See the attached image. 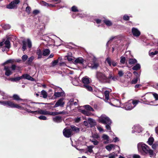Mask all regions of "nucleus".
<instances>
[{
  "label": "nucleus",
  "instance_id": "obj_1",
  "mask_svg": "<svg viewBox=\"0 0 158 158\" xmlns=\"http://www.w3.org/2000/svg\"><path fill=\"white\" fill-rule=\"evenodd\" d=\"M6 105L12 108H17L20 110H25L27 112H34L33 111L35 109L32 107L30 104L25 103H21L19 104H15L13 102L9 101L6 102Z\"/></svg>",
  "mask_w": 158,
  "mask_h": 158
},
{
  "label": "nucleus",
  "instance_id": "obj_2",
  "mask_svg": "<svg viewBox=\"0 0 158 158\" xmlns=\"http://www.w3.org/2000/svg\"><path fill=\"white\" fill-rule=\"evenodd\" d=\"M138 151L143 155L148 154L151 157H154L155 154L153 151L150 149L148 146L143 142L138 144Z\"/></svg>",
  "mask_w": 158,
  "mask_h": 158
},
{
  "label": "nucleus",
  "instance_id": "obj_3",
  "mask_svg": "<svg viewBox=\"0 0 158 158\" xmlns=\"http://www.w3.org/2000/svg\"><path fill=\"white\" fill-rule=\"evenodd\" d=\"M95 76L98 80L102 83H108L109 81V79L110 77H108L104 72L97 71L96 73Z\"/></svg>",
  "mask_w": 158,
  "mask_h": 158
},
{
  "label": "nucleus",
  "instance_id": "obj_4",
  "mask_svg": "<svg viewBox=\"0 0 158 158\" xmlns=\"http://www.w3.org/2000/svg\"><path fill=\"white\" fill-rule=\"evenodd\" d=\"M99 120L100 122L106 125V127L107 130H110V125L112 121L108 117L103 114L99 118Z\"/></svg>",
  "mask_w": 158,
  "mask_h": 158
},
{
  "label": "nucleus",
  "instance_id": "obj_5",
  "mask_svg": "<svg viewBox=\"0 0 158 158\" xmlns=\"http://www.w3.org/2000/svg\"><path fill=\"white\" fill-rule=\"evenodd\" d=\"M19 68L15 64H12L11 67L5 66L4 67V70L5 71V75L7 76H10L13 73L12 71L15 70Z\"/></svg>",
  "mask_w": 158,
  "mask_h": 158
},
{
  "label": "nucleus",
  "instance_id": "obj_6",
  "mask_svg": "<svg viewBox=\"0 0 158 158\" xmlns=\"http://www.w3.org/2000/svg\"><path fill=\"white\" fill-rule=\"evenodd\" d=\"M139 102V101L137 100H131L127 103L125 108L127 110H130L134 108Z\"/></svg>",
  "mask_w": 158,
  "mask_h": 158
},
{
  "label": "nucleus",
  "instance_id": "obj_7",
  "mask_svg": "<svg viewBox=\"0 0 158 158\" xmlns=\"http://www.w3.org/2000/svg\"><path fill=\"white\" fill-rule=\"evenodd\" d=\"M30 105L33 108H34L35 109L33 110V111H35L34 112H31V113H34L35 114L36 113H40V114L45 115H50L52 116H54V114L53 113H54V112H50L49 111H48L46 110H37V109H38L37 108L33 107L31 105Z\"/></svg>",
  "mask_w": 158,
  "mask_h": 158
},
{
  "label": "nucleus",
  "instance_id": "obj_8",
  "mask_svg": "<svg viewBox=\"0 0 158 158\" xmlns=\"http://www.w3.org/2000/svg\"><path fill=\"white\" fill-rule=\"evenodd\" d=\"M20 2L19 0H14L6 6V8L9 9L16 8L17 5Z\"/></svg>",
  "mask_w": 158,
  "mask_h": 158
},
{
  "label": "nucleus",
  "instance_id": "obj_9",
  "mask_svg": "<svg viewBox=\"0 0 158 158\" xmlns=\"http://www.w3.org/2000/svg\"><path fill=\"white\" fill-rule=\"evenodd\" d=\"M64 99V98H61L59 99L54 106V108H56L58 106L63 107L65 104Z\"/></svg>",
  "mask_w": 158,
  "mask_h": 158
},
{
  "label": "nucleus",
  "instance_id": "obj_10",
  "mask_svg": "<svg viewBox=\"0 0 158 158\" xmlns=\"http://www.w3.org/2000/svg\"><path fill=\"white\" fill-rule=\"evenodd\" d=\"M72 130L71 129H64L63 131L64 136L67 138L70 137L71 135Z\"/></svg>",
  "mask_w": 158,
  "mask_h": 158
},
{
  "label": "nucleus",
  "instance_id": "obj_11",
  "mask_svg": "<svg viewBox=\"0 0 158 158\" xmlns=\"http://www.w3.org/2000/svg\"><path fill=\"white\" fill-rule=\"evenodd\" d=\"M133 130L132 132L134 133L135 132L139 133L142 131L143 130L142 128L139 125H135L132 128Z\"/></svg>",
  "mask_w": 158,
  "mask_h": 158
},
{
  "label": "nucleus",
  "instance_id": "obj_12",
  "mask_svg": "<svg viewBox=\"0 0 158 158\" xmlns=\"http://www.w3.org/2000/svg\"><path fill=\"white\" fill-rule=\"evenodd\" d=\"M133 35L136 37H139L140 35V31L136 28L133 27L131 29Z\"/></svg>",
  "mask_w": 158,
  "mask_h": 158
},
{
  "label": "nucleus",
  "instance_id": "obj_13",
  "mask_svg": "<svg viewBox=\"0 0 158 158\" xmlns=\"http://www.w3.org/2000/svg\"><path fill=\"white\" fill-rule=\"evenodd\" d=\"M91 79L87 76H85L83 77L82 79V81L83 85H85L89 84L90 83Z\"/></svg>",
  "mask_w": 158,
  "mask_h": 158
},
{
  "label": "nucleus",
  "instance_id": "obj_14",
  "mask_svg": "<svg viewBox=\"0 0 158 158\" xmlns=\"http://www.w3.org/2000/svg\"><path fill=\"white\" fill-rule=\"evenodd\" d=\"M112 101L113 102V104H114V105L111 102L109 103L112 106L116 107H119V106H120V101L118 99H113Z\"/></svg>",
  "mask_w": 158,
  "mask_h": 158
},
{
  "label": "nucleus",
  "instance_id": "obj_15",
  "mask_svg": "<svg viewBox=\"0 0 158 158\" xmlns=\"http://www.w3.org/2000/svg\"><path fill=\"white\" fill-rule=\"evenodd\" d=\"M36 54L37 55V59H41L42 57L43 52L39 48H38L36 51Z\"/></svg>",
  "mask_w": 158,
  "mask_h": 158
},
{
  "label": "nucleus",
  "instance_id": "obj_16",
  "mask_svg": "<svg viewBox=\"0 0 158 158\" xmlns=\"http://www.w3.org/2000/svg\"><path fill=\"white\" fill-rule=\"evenodd\" d=\"M147 97H150L151 98L154 97L156 100H158V94L156 93H149L147 94Z\"/></svg>",
  "mask_w": 158,
  "mask_h": 158
},
{
  "label": "nucleus",
  "instance_id": "obj_17",
  "mask_svg": "<svg viewBox=\"0 0 158 158\" xmlns=\"http://www.w3.org/2000/svg\"><path fill=\"white\" fill-rule=\"evenodd\" d=\"M106 61L108 63L109 65L111 66V65L114 67L117 65V63L114 61H111L110 59L109 58H107L106 60Z\"/></svg>",
  "mask_w": 158,
  "mask_h": 158
},
{
  "label": "nucleus",
  "instance_id": "obj_18",
  "mask_svg": "<svg viewBox=\"0 0 158 158\" xmlns=\"http://www.w3.org/2000/svg\"><path fill=\"white\" fill-rule=\"evenodd\" d=\"M149 93H147L146 94V98H147V99L145 101H143V103L145 104H149L150 102H152V100L153 98H151L150 97H147V94Z\"/></svg>",
  "mask_w": 158,
  "mask_h": 158
},
{
  "label": "nucleus",
  "instance_id": "obj_19",
  "mask_svg": "<svg viewBox=\"0 0 158 158\" xmlns=\"http://www.w3.org/2000/svg\"><path fill=\"white\" fill-rule=\"evenodd\" d=\"M84 59L81 57H79L76 59L74 61L75 64H83L84 62Z\"/></svg>",
  "mask_w": 158,
  "mask_h": 158
},
{
  "label": "nucleus",
  "instance_id": "obj_20",
  "mask_svg": "<svg viewBox=\"0 0 158 158\" xmlns=\"http://www.w3.org/2000/svg\"><path fill=\"white\" fill-rule=\"evenodd\" d=\"M22 78H24L31 81H34V78L28 74H23L22 76Z\"/></svg>",
  "mask_w": 158,
  "mask_h": 158
},
{
  "label": "nucleus",
  "instance_id": "obj_21",
  "mask_svg": "<svg viewBox=\"0 0 158 158\" xmlns=\"http://www.w3.org/2000/svg\"><path fill=\"white\" fill-rule=\"evenodd\" d=\"M53 120L54 122L56 123H60L62 121L61 117L59 116H57L53 118Z\"/></svg>",
  "mask_w": 158,
  "mask_h": 158
},
{
  "label": "nucleus",
  "instance_id": "obj_22",
  "mask_svg": "<svg viewBox=\"0 0 158 158\" xmlns=\"http://www.w3.org/2000/svg\"><path fill=\"white\" fill-rule=\"evenodd\" d=\"M110 92L106 90L104 91V95L105 97V101L107 102V101L109 99Z\"/></svg>",
  "mask_w": 158,
  "mask_h": 158
},
{
  "label": "nucleus",
  "instance_id": "obj_23",
  "mask_svg": "<svg viewBox=\"0 0 158 158\" xmlns=\"http://www.w3.org/2000/svg\"><path fill=\"white\" fill-rule=\"evenodd\" d=\"M22 78V76L18 77L15 78H10L8 79V80L13 82H17Z\"/></svg>",
  "mask_w": 158,
  "mask_h": 158
},
{
  "label": "nucleus",
  "instance_id": "obj_24",
  "mask_svg": "<svg viewBox=\"0 0 158 158\" xmlns=\"http://www.w3.org/2000/svg\"><path fill=\"white\" fill-rule=\"evenodd\" d=\"M10 39L9 37L7 38L4 44L6 45L5 48L9 49L10 47Z\"/></svg>",
  "mask_w": 158,
  "mask_h": 158
},
{
  "label": "nucleus",
  "instance_id": "obj_25",
  "mask_svg": "<svg viewBox=\"0 0 158 158\" xmlns=\"http://www.w3.org/2000/svg\"><path fill=\"white\" fill-rule=\"evenodd\" d=\"M65 94L64 92H55L54 96L56 97H60L61 96H64Z\"/></svg>",
  "mask_w": 158,
  "mask_h": 158
},
{
  "label": "nucleus",
  "instance_id": "obj_26",
  "mask_svg": "<svg viewBox=\"0 0 158 158\" xmlns=\"http://www.w3.org/2000/svg\"><path fill=\"white\" fill-rule=\"evenodd\" d=\"M40 4L42 6H47V7H49L50 6H54V5H52L51 4H49L47 3L46 2L42 1L40 2Z\"/></svg>",
  "mask_w": 158,
  "mask_h": 158
},
{
  "label": "nucleus",
  "instance_id": "obj_27",
  "mask_svg": "<svg viewBox=\"0 0 158 158\" xmlns=\"http://www.w3.org/2000/svg\"><path fill=\"white\" fill-rule=\"evenodd\" d=\"M40 4L42 6H47V7H49L50 6H54V5H52L51 4H49L47 3L46 2L42 1L40 2Z\"/></svg>",
  "mask_w": 158,
  "mask_h": 158
},
{
  "label": "nucleus",
  "instance_id": "obj_28",
  "mask_svg": "<svg viewBox=\"0 0 158 158\" xmlns=\"http://www.w3.org/2000/svg\"><path fill=\"white\" fill-rule=\"evenodd\" d=\"M94 147V146L93 145H90L89 146H88L87 148V149L85 151V152L86 153H88V152H89L90 153H91L93 152V148Z\"/></svg>",
  "mask_w": 158,
  "mask_h": 158
},
{
  "label": "nucleus",
  "instance_id": "obj_29",
  "mask_svg": "<svg viewBox=\"0 0 158 158\" xmlns=\"http://www.w3.org/2000/svg\"><path fill=\"white\" fill-rule=\"evenodd\" d=\"M50 51L48 49H45L43 50V55L44 56H48L50 53Z\"/></svg>",
  "mask_w": 158,
  "mask_h": 158
},
{
  "label": "nucleus",
  "instance_id": "obj_30",
  "mask_svg": "<svg viewBox=\"0 0 158 158\" xmlns=\"http://www.w3.org/2000/svg\"><path fill=\"white\" fill-rule=\"evenodd\" d=\"M108 77H110L109 79V81L108 82V83H110V82L111 79L114 81L117 80V77L115 76H113L112 73L109 74Z\"/></svg>",
  "mask_w": 158,
  "mask_h": 158
},
{
  "label": "nucleus",
  "instance_id": "obj_31",
  "mask_svg": "<svg viewBox=\"0 0 158 158\" xmlns=\"http://www.w3.org/2000/svg\"><path fill=\"white\" fill-rule=\"evenodd\" d=\"M88 121L91 127L96 125V122L94 120L91 118L88 119Z\"/></svg>",
  "mask_w": 158,
  "mask_h": 158
},
{
  "label": "nucleus",
  "instance_id": "obj_32",
  "mask_svg": "<svg viewBox=\"0 0 158 158\" xmlns=\"http://www.w3.org/2000/svg\"><path fill=\"white\" fill-rule=\"evenodd\" d=\"M13 99L16 101H22L23 99L20 98L19 96L17 94H14L13 96Z\"/></svg>",
  "mask_w": 158,
  "mask_h": 158
},
{
  "label": "nucleus",
  "instance_id": "obj_33",
  "mask_svg": "<svg viewBox=\"0 0 158 158\" xmlns=\"http://www.w3.org/2000/svg\"><path fill=\"white\" fill-rule=\"evenodd\" d=\"M83 86L86 89L89 91H92L93 89L92 87L90 85H89V84L85 85H84Z\"/></svg>",
  "mask_w": 158,
  "mask_h": 158
},
{
  "label": "nucleus",
  "instance_id": "obj_34",
  "mask_svg": "<svg viewBox=\"0 0 158 158\" xmlns=\"http://www.w3.org/2000/svg\"><path fill=\"white\" fill-rule=\"evenodd\" d=\"M114 147V144H110L106 146V148L108 151H110Z\"/></svg>",
  "mask_w": 158,
  "mask_h": 158
},
{
  "label": "nucleus",
  "instance_id": "obj_35",
  "mask_svg": "<svg viewBox=\"0 0 158 158\" xmlns=\"http://www.w3.org/2000/svg\"><path fill=\"white\" fill-rule=\"evenodd\" d=\"M141 68L140 65L139 64H137L135 65L134 66L132 69L133 70H137L140 69Z\"/></svg>",
  "mask_w": 158,
  "mask_h": 158
},
{
  "label": "nucleus",
  "instance_id": "obj_36",
  "mask_svg": "<svg viewBox=\"0 0 158 158\" xmlns=\"http://www.w3.org/2000/svg\"><path fill=\"white\" fill-rule=\"evenodd\" d=\"M154 141V138L152 137H151L148 139V140L147 141V143L149 145H152L153 144Z\"/></svg>",
  "mask_w": 158,
  "mask_h": 158
},
{
  "label": "nucleus",
  "instance_id": "obj_37",
  "mask_svg": "<svg viewBox=\"0 0 158 158\" xmlns=\"http://www.w3.org/2000/svg\"><path fill=\"white\" fill-rule=\"evenodd\" d=\"M35 58L34 56H32L28 58L27 61V63L28 64H31L33 60Z\"/></svg>",
  "mask_w": 158,
  "mask_h": 158
},
{
  "label": "nucleus",
  "instance_id": "obj_38",
  "mask_svg": "<svg viewBox=\"0 0 158 158\" xmlns=\"http://www.w3.org/2000/svg\"><path fill=\"white\" fill-rule=\"evenodd\" d=\"M81 112L83 114L88 116L90 115L91 114V113L89 111L85 110H82Z\"/></svg>",
  "mask_w": 158,
  "mask_h": 158
},
{
  "label": "nucleus",
  "instance_id": "obj_39",
  "mask_svg": "<svg viewBox=\"0 0 158 158\" xmlns=\"http://www.w3.org/2000/svg\"><path fill=\"white\" fill-rule=\"evenodd\" d=\"M85 109L88 110L94 111V109L90 106L89 105H85L84 106Z\"/></svg>",
  "mask_w": 158,
  "mask_h": 158
},
{
  "label": "nucleus",
  "instance_id": "obj_40",
  "mask_svg": "<svg viewBox=\"0 0 158 158\" xmlns=\"http://www.w3.org/2000/svg\"><path fill=\"white\" fill-rule=\"evenodd\" d=\"M102 138L104 140H106V142L105 143H108L109 141V137L106 135L103 134L102 136Z\"/></svg>",
  "mask_w": 158,
  "mask_h": 158
},
{
  "label": "nucleus",
  "instance_id": "obj_41",
  "mask_svg": "<svg viewBox=\"0 0 158 158\" xmlns=\"http://www.w3.org/2000/svg\"><path fill=\"white\" fill-rule=\"evenodd\" d=\"M41 95H42V97L44 98H47V94L45 91L44 90H43L41 91Z\"/></svg>",
  "mask_w": 158,
  "mask_h": 158
},
{
  "label": "nucleus",
  "instance_id": "obj_42",
  "mask_svg": "<svg viewBox=\"0 0 158 158\" xmlns=\"http://www.w3.org/2000/svg\"><path fill=\"white\" fill-rule=\"evenodd\" d=\"M137 62V60L135 59H130L129 60V63L130 64H133Z\"/></svg>",
  "mask_w": 158,
  "mask_h": 158
},
{
  "label": "nucleus",
  "instance_id": "obj_43",
  "mask_svg": "<svg viewBox=\"0 0 158 158\" xmlns=\"http://www.w3.org/2000/svg\"><path fill=\"white\" fill-rule=\"evenodd\" d=\"M117 156L118 155L117 154L113 153H112L110 154L108 156L109 157V158H115V157Z\"/></svg>",
  "mask_w": 158,
  "mask_h": 158
},
{
  "label": "nucleus",
  "instance_id": "obj_44",
  "mask_svg": "<svg viewBox=\"0 0 158 158\" xmlns=\"http://www.w3.org/2000/svg\"><path fill=\"white\" fill-rule=\"evenodd\" d=\"M104 22L107 26H110L112 25L111 21L108 20H104Z\"/></svg>",
  "mask_w": 158,
  "mask_h": 158
},
{
  "label": "nucleus",
  "instance_id": "obj_45",
  "mask_svg": "<svg viewBox=\"0 0 158 158\" xmlns=\"http://www.w3.org/2000/svg\"><path fill=\"white\" fill-rule=\"evenodd\" d=\"M71 128L73 131H74L76 132H78L80 130L79 128L75 126H71Z\"/></svg>",
  "mask_w": 158,
  "mask_h": 158
},
{
  "label": "nucleus",
  "instance_id": "obj_46",
  "mask_svg": "<svg viewBox=\"0 0 158 158\" xmlns=\"http://www.w3.org/2000/svg\"><path fill=\"white\" fill-rule=\"evenodd\" d=\"M25 41L27 42V44L28 47L29 48H31L32 46V44L30 40L29 39H27V41Z\"/></svg>",
  "mask_w": 158,
  "mask_h": 158
},
{
  "label": "nucleus",
  "instance_id": "obj_47",
  "mask_svg": "<svg viewBox=\"0 0 158 158\" xmlns=\"http://www.w3.org/2000/svg\"><path fill=\"white\" fill-rule=\"evenodd\" d=\"M23 45L22 48V50L23 51H25L26 49V47H27V42L26 41H23Z\"/></svg>",
  "mask_w": 158,
  "mask_h": 158
},
{
  "label": "nucleus",
  "instance_id": "obj_48",
  "mask_svg": "<svg viewBox=\"0 0 158 158\" xmlns=\"http://www.w3.org/2000/svg\"><path fill=\"white\" fill-rule=\"evenodd\" d=\"M15 62V60L14 59H10L7 60L6 62H5L4 63V64H6L9 63H13Z\"/></svg>",
  "mask_w": 158,
  "mask_h": 158
},
{
  "label": "nucleus",
  "instance_id": "obj_49",
  "mask_svg": "<svg viewBox=\"0 0 158 158\" xmlns=\"http://www.w3.org/2000/svg\"><path fill=\"white\" fill-rule=\"evenodd\" d=\"M120 62L121 64H124L125 62V57L122 56L120 57Z\"/></svg>",
  "mask_w": 158,
  "mask_h": 158
},
{
  "label": "nucleus",
  "instance_id": "obj_50",
  "mask_svg": "<svg viewBox=\"0 0 158 158\" xmlns=\"http://www.w3.org/2000/svg\"><path fill=\"white\" fill-rule=\"evenodd\" d=\"M28 58V56L26 55H24L22 57V59L23 62H25Z\"/></svg>",
  "mask_w": 158,
  "mask_h": 158
},
{
  "label": "nucleus",
  "instance_id": "obj_51",
  "mask_svg": "<svg viewBox=\"0 0 158 158\" xmlns=\"http://www.w3.org/2000/svg\"><path fill=\"white\" fill-rule=\"evenodd\" d=\"M138 80L139 79L135 78L131 81V84H135L137 83Z\"/></svg>",
  "mask_w": 158,
  "mask_h": 158
},
{
  "label": "nucleus",
  "instance_id": "obj_52",
  "mask_svg": "<svg viewBox=\"0 0 158 158\" xmlns=\"http://www.w3.org/2000/svg\"><path fill=\"white\" fill-rule=\"evenodd\" d=\"M92 137L94 139H98L100 138L99 136L97 134H93Z\"/></svg>",
  "mask_w": 158,
  "mask_h": 158
},
{
  "label": "nucleus",
  "instance_id": "obj_53",
  "mask_svg": "<svg viewBox=\"0 0 158 158\" xmlns=\"http://www.w3.org/2000/svg\"><path fill=\"white\" fill-rule=\"evenodd\" d=\"M98 64L97 63H94V64L92 65V69H97L98 67Z\"/></svg>",
  "mask_w": 158,
  "mask_h": 158
},
{
  "label": "nucleus",
  "instance_id": "obj_54",
  "mask_svg": "<svg viewBox=\"0 0 158 158\" xmlns=\"http://www.w3.org/2000/svg\"><path fill=\"white\" fill-rule=\"evenodd\" d=\"M2 27L5 30H7L10 29V26L9 24H6L3 25Z\"/></svg>",
  "mask_w": 158,
  "mask_h": 158
},
{
  "label": "nucleus",
  "instance_id": "obj_55",
  "mask_svg": "<svg viewBox=\"0 0 158 158\" xmlns=\"http://www.w3.org/2000/svg\"><path fill=\"white\" fill-rule=\"evenodd\" d=\"M133 73L135 76V78H137L139 79V80L140 74H139L136 71H134Z\"/></svg>",
  "mask_w": 158,
  "mask_h": 158
},
{
  "label": "nucleus",
  "instance_id": "obj_56",
  "mask_svg": "<svg viewBox=\"0 0 158 158\" xmlns=\"http://www.w3.org/2000/svg\"><path fill=\"white\" fill-rule=\"evenodd\" d=\"M90 141L95 145H98L99 143V142L98 141L94 139H92V140H90Z\"/></svg>",
  "mask_w": 158,
  "mask_h": 158
},
{
  "label": "nucleus",
  "instance_id": "obj_57",
  "mask_svg": "<svg viewBox=\"0 0 158 158\" xmlns=\"http://www.w3.org/2000/svg\"><path fill=\"white\" fill-rule=\"evenodd\" d=\"M158 147V143H156L152 144V148L153 149H155Z\"/></svg>",
  "mask_w": 158,
  "mask_h": 158
},
{
  "label": "nucleus",
  "instance_id": "obj_58",
  "mask_svg": "<svg viewBox=\"0 0 158 158\" xmlns=\"http://www.w3.org/2000/svg\"><path fill=\"white\" fill-rule=\"evenodd\" d=\"M65 112L64 111H60L59 112H54V113L53 114L55 116L59 114H65Z\"/></svg>",
  "mask_w": 158,
  "mask_h": 158
},
{
  "label": "nucleus",
  "instance_id": "obj_59",
  "mask_svg": "<svg viewBox=\"0 0 158 158\" xmlns=\"http://www.w3.org/2000/svg\"><path fill=\"white\" fill-rule=\"evenodd\" d=\"M74 101L73 99H71L70 100L69 102L68 103V105H69L71 107V106L73 105L74 103Z\"/></svg>",
  "mask_w": 158,
  "mask_h": 158
},
{
  "label": "nucleus",
  "instance_id": "obj_60",
  "mask_svg": "<svg viewBox=\"0 0 158 158\" xmlns=\"http://www.w3.org/2000/svg\"><path fill=\"white\" fill-rule=\"evenodd\" d=\"M71 9H72V10L74 12H78V10L77 7H76V6H73L72 7Z\"/></svg>",
  "mask_w": 158,
  "mask_h": 158
},
{
  "label": "nucleus",
  "instance_id": "obj_61",
  "mask_svg": "<svg viewBox=\"0 0 158 158\" xmlns=\"http://www.w3.org/2000/svg\"><path fill=\"white\" fill-rule=\"evenodd\" d=\"M38 118L39 119L42 120H46L47 119L46 117L43 115H41L40 116H39L38 117Z\"/></svg>",
  "mask_w": 158,
  "mask_h": 158
},
{
  "label": "nucleus",
  "instance_id": "obj_62",
  "mask_svg": "<svg viewBox=\"0 0 158 158\" xmlns=\"http://www.w3.org/2000/svg\"><path fill=\"white\" fill-rule=\"evenodd\" d=\"M58 60H54L52 63V66H54L58 63Z\"/></svg>",
  "mask_w": 158,
  "mask_h": 158
},
{
  "label": "nucleus",
  "instance_id": "obj_63",
  "mask_svg": "<svg viewBox=\"0 0 158 158\" xmlns=\"http://www.w3.org/2000/svg\"><path fill=\"white\" fill-rule=\"evenodd\" d=\"M73 84L75 86L78 85V82L75 79L73 80L72 81Z\"/></svg>",
  "mask_w": 158,
  "mask_h": 158
},
{
  "label": "nucleus",
  "instance_id": "obj_64",
  "mask_svg": "<svg viewBox=\"0 0 158 158\" xmlns=\"http://www.w3.org/2000/svg\"><path fill=\"white\" fill-rule=\"evenodd\" d=\"M123 19L125 20H128L129 19V17L127 15H125L123 17Z\"/></svg>",
  "mask_w": 158,
  "mask_h": 158
}]
</instances>
